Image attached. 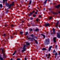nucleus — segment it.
Returning a JSON list of instances; mask_svg holds the SVG:
<instances>
[{
    "label": "nucleus",
    "instance_id": "f257e3e1",
    "mask_svg": "<svg viewBox=\"0 0 60 60\" xmlns=\"http://www.w3.org/2000/svg\"><path fill=\"white\" fill-rule=\"evenodd\" d=\"M3 3H6V5L8 7V9H10L11 8V6L14 5V2H13L12 4H11L9 3H7V0H3Z\"/></svg>",
    "mask_w": 60,
    "mask_h": 60
},
{
    "label": "nucleus",
    "instance_id": "f03ea898",
    "mask_svg": "<svg viewBox=\"0 0 60 60\" xmlns=\"http://www.w3.org/2000/svg\"><path fill=\"white\" fill-rule=\"evenodd\" d=\"M2 52L3 53V58H6V56L5 55V51L4 50V49H2Z\"/></svg>",
    "mask_w": 60,
    "mask_h": 60
},
{
    "label": "nucleus",
    "instance_id": "7ed1b4c3",
    "mask_svg": "<svg viewBox=\"0 0 60 60\" xmlns=\"http://www.w3.org/2000/svg\"><path fill=\"white\" fill-rule=\"evenodd\" d=\"M44 43L45 45H47L49 43V39H46L45 42Z\"/></svg>",
    "mask_w": 60,
    "mask_h": 60
},
{
    "label": "nucleus",
    "instance_id": "20e7f679",
    "mask_svg": "<svg viewBox=\"0 0 60 60\" xmlns=\"http://www.w3.org/2000/svg\"><path fill=\"white\" fill-rule=\"evenodd\" d=\"M26 45H24L23 46V50H22V52H24V51H25V50H26Z\"/></svg>",
    "mask_w": 60,
    "mask_h": 60
},
{
    "label": "nucleus",
    "instance_id": "39448f33",
    "mask_svg": "<svg viewBox=\"0 0 60 60\" xmlns=\"http://www.w3.org/2000/svg\"><path fill=\"white\" fill-rule=\"evenodd\" d=\"M56 37H54L53 38V40L54 43H56Z\"/></svg>",
    "mask_w": 60,
    "mask_h": 60
},
{
    "label": "nucleus",
    "instance_id": "423d86ee",
    "mask_svg": "<svg viewBox=\"0 0 60 60\" xmlns=\"http://www.w3.org/2000/svg\"><path fill=\"white\" fill-rule=\"evenodd\" d=\"M57 37L58 38H60V35L59 34H58V33H57Z\"/></svg>",
    "mask_w": 60,
    "mask_h": 60
},
{
    "label": "nucleus",
    "instance_id": "0eeeda50",
    "mask_svg": "<svg viewBox=\"0 0 60 60\" xmlns=\"http://www.w3.org/2000/svg\"><path fill=\"white\" fill-rule=\"evenodd\" d=\"M58 23H59V21H58L57 23L56 24V27H57V26H58Z\"/></svg>",
    "mask_w": 60,
    "mask_h": 60
},
{
    "label": "nucleus",
    "instance_id": "6e6552de",
    "mask_svg": "<svg viewBox=\"0 0 60 60\" xmlns=\"http://www.w3.org/2000/svg\"><path fill=\"white\" fill-rule=\"evenodd\" d=\"M58 23H59V21H58L57 23L56 24V27H57V26H58Z\"/></svg>",
    "mask_w": 60,
    "mask_h": 60
},
{
    "label": "nucleus",
    "instance_id": "1a4fd4ad",
    "mask_svg": "<svg viewBox=\"0 0 60 60\" xmlns=\"http://www.w3.org/2000/svg\"><path fill=\"white\" fill-rule=\"evenodd\" d=\"M45 26H49V23L45 24Z\"/></svg>",
    "mask_w": 60,
    "mask_h": 60
},
{
    "label": "nucleus",
    "instance_id": "9d476101",
    "mask_svg": "<svg viewBox=\"0 0 60 60\" xmlns=\"http://www.w3.org/2000/svg\"><path fill=\"white\" fill-rule=\"evenodd\" d=\"M1 56H2V55H0V60H4L3 58L2 57H1Z\"/></svg>",
    "mask_w": 60,
    "mask_h": 60
},
{
    "label": "nucleus",
    "instance_id": "9b49d317",
    "mask_svg": "<svg viewBox=\"0 0 60 60\" xmlns=\"http://www.w3.org/2000/svg\"><path fill=\"white\" fill-rule=\"evenodd\" d=\"M60 7V4H59L57 6H56V7L57 8H59Z\"/></svg>",
    "mask_w": 60,
    "mask_h": 60
},
{
    "label": "nucleus",
    "instance_id": "f8f14e48",
    "mask_svg": "<svg viewBox=\"0 0 60 60\" xmlns=\"http://www.w3.org/2000/svg\"><path fill=\"white\" fill-rule=\"evenodd\" d=\"M52 48V46H50L49 47V51H50L51 50V49Z\"/></svg>",
    "mask_w": 60,
    "mask_h": 60
},
{
    "label": "nucleus",
    "instance_id": "ddd939ff",
    "mask_svg": "<svg viewBox=\"0 0 60 60\" xmlns=\"http://www.w3.org/2000/svg\"><path fill=\"white\" fill-rule=\"evenodd\" d=\"M34 40L35 41V42L36 44H38V42H37V41H36V40H35V39H34Z\"/></svg>",
    "mask_w": 60,
    "mask_h": 60
},
{
    "label": "nucleus",
    "instance_id": "4468645a",
    "mask_svg": "<svg viewBox=\"0 0 60 60\" xmlns=\"http://www.w3.org/2000/svg\"><path fill=\"white\" fill-rule=\"evenodd\" d=\"M16 52L17 51H15L13 53V54H12L13 56H14V55L15 54V53H16Z\"/></svg>",
    "mask_w": 60,
    "mask_h": 60
},
{
    "label": "nucleus",
    "instance_id": "2eb2a0df",
    "mask_svg": "<svg viewBox=\"0 0 60 60\" xmlns=\"http://www.w3.org/2000/svg\"><path fill=\"white\" fill-rule=\"evenodd\" d=\"M42 50H47V49L45 48H43L42 49Z\"/></svg>",
    "mask_w": 60,
    "mask_h": 60
},
{
    "label": "nucleus",
    "instance_id": "dca6fc26",
    "mask_svg": "<svg viewBox=\"0 0 60 60\" xmlns=\"http://www.w3.org/2000/svg\"><path fill=\"white\" fill-rule=\"evenodd\" d=\"M32 3V0H30V3H29V4H31Z\"/></svg>",
    "mask_w": 60,
    "mask_h": 60
},
{
    "label": "nucleus",
    "instance_id": "f3484780",
    "mask_svg": "<svg viewBox=\"0 0 60 60\" xmlns=\"http://www.w3.org/2000/svg\"><path fill=\"white\" fill-rule=\"evenodd\" d=\"M26 45H29L30 44V43H29L27 42L26 43Z\"/></svg>",
    "mask_w": 60,
    "mask_h": 60
},
{
    "label": "nucleus",
    "instance_id": "a211bd4d",
    "mask_svg": "<svg viewBox=\"0 0 60 60\" xmlns=\"http://www.w3.org/2000/svg\"><path fill=\"white\" fill-rule=\"evenodd\" d=\"M31 37H33L34 36V35H30ZM32 39H33V38H31Z\"/></svg>",
    "mask_w": 60,
    "mask_h": 60
},
{
    "label": "nucleus",
    "instance_id": "6ab92c4d",
    "mask_svg": "<svg viewBox=\"0 0 60 60\" xmlns=\"http://www.w3.org/2000/svg\"><path fill=\"white\" fill-rule=\"evenodd\" d=\"M27 39H28V40H30L31 39V38L30 37L29 38H28V37H27Z\"/></svg>",
    "mask_w": 60,
    "mask_h": 60
},
{
    "label": "nucleus",
    "instance_id": "aec40b11",
    "mask_svg": "<svg viewBox=\"0 0 60 60\" xmlns=\"http://www.w3.org/2000/svg\"><path fill=\"white\" fill-rule=\"evenodd\" d=\"M44 4H46L47 3V0H46L44 2Z\"/></svg>",
    "mask_w": 60,
    "mask_h": 60
},
{
    "label": "nucleus",
    "instance_id": "412c9836",
    "mask_svg": "<svg viewBox=\"0 0 60 60\" xmlns=\"http://www.w3.org/2000/svg\"><path fill=\"white\" fill-rule=\"evenodd\" d=\"M41 35H42V36H43L44 37V38H45V35H44L43 34H41Z\"/></svg>",
    "mask_w": 60,
    "mask_h": 60
},
{
    "label": "nucleus",
    "instance_id": "4be33fe9",
    "mask_svg": "<svg viewBox=\"0 0 60 60\" xmlns=\"http://www.w3.org/2000/svg\"><path fill=\"white\" fill-rule=\"evenodd\" d=\"M0 8H2L3 7V6L2 4H0Z\"/></svg>",
    "mask_w": 60,
    "mask_h": 60
},
{
    "label": "nucleus",
    "instance_id": "5701e85b",
    "mask_svg": "<svg viewBox=\"0 0 60 60\" xmlns=\"http://www.w3.org/2000/svg\"><path fill=\"white\" fill-rule=\"evenodd\" d=\"M39 30V29H37L35 30V31H38Z\"/></svg>",
    "mask_w": 60,
    "mask_h": 60
},
{
    "label": "nucleus",
    "instance_id": "b1692460",
    "mask_svg": "<svg viewBox=\"0 0 60 60\" xmlns=\"http://www.w3.org/2000/svg\"><path fill=\"white\" fill-rule=\"evenodd\" d=\"M20 34H23V32L22 31H20Z\"/></svg>",
    "mask_w": 60,
    "mask_h": 60
},
{
    "label": "nucleus",
    "instance_id": "393cba45",
    "mask_svg": "<svg viewBox=\"0 0 60 60\" xmlns=\"http://www.w3.org/2000/svg\"><path fill=\"white\" fill-rule=\"evenodd\" d=\"M29 30L30 31H33V30L32 29H29Z\"/></svg>",
    "mask_w": 60,
    "mask_h": 60
},
{
    "label": "nucleus",
    "instance_id": "a878e982",
    "mask_svg": "<svg viewBox=\"0 0 60 60\" xmlns=\"http://www.w3.org/2000/svg\"><path fill=\"white\" fill-rule=\"evenodd\" d=\"M11 26H12V27H13V26H14V25L12 24L11 25Z\"/></svg>",
    "mask_w": 60,
    "mask_h": 60
},
{
    "label": "nucleus",
    "instance_id": "bb28decb",
    "mask_svg": "<svg viewBox=\"0 0 60 60\" xmlns=\"http://www.w3.org/2000/svg\"><path fill=\"white\" fill-rule=\"evenodd\" d=\"M39 20V19L37 18L36 19V21H38Z\"/></svg>",
    "mask_w": 60,
    "mask_h": 60
},
{
    "label": "nucleus",
    "instance_id": "cd10ccee",
    "mask_svg": "<svg viewBox=\"0 0 60 60\" xmlns=\"http://www.w3.org/2000/svg\"><path fill=\"white\" fill-rule=\"evenodd\" d=\"M50 53H49L48 54V57H50Z\"/></svg>",
    "mask_w": 60,
    "mask_h": 60
},
{
    "label": "nucleus",
    "instance_id": "c85d7f7f",
    "mask_svg": "<svg viewBox=\"0 0 60 60\" xmlns=\"http://www.w3.org/2000/svg\"><path fill=\"white\" fill-rule=\"evenodd\" d=\"M33 16L34 17H36V15H33Z\"/></svg>",
    "mask_w": 60,
    "mask_h": 60
},
{
    "label": "nucleus",
    "instance_id": "c756f323",
    "mask_svg": "<svg viewBox=\"0 0 60 60\" xmlns=\"http://www.w3.org/2000/svg\"><path fill=\"white\" fill-rule=\"evenodd\" d=\"M52 17H49V19H52Z\"/></svg>",
    "mask_w": 60,
    "mask_h": 60
},
{
    "label": "nucleus",
    "instance_id": "7c9ffc66",
    "mask_svg": "<svg viewBox=\"0 0 60 60\" xmlns=\"http://www.w3.org/2000/svg\"><path fill=\"white\" fill-rule=\"evenodd\" d=\"M30 19L31 20H32L33 19V17H31Z\"/></svg>",
    "mask_w": 60,
    "mask_h": 60
},
{
    "label": "nucleus",
    "instance_id": "2f4dec72",
    "mask_svg": "<svg viewBox=\"0 0 60 60\" xmlns=\"http://www.w3.org/2000/svg\"><path fill=\"white\" fill-rule=\"evenodd\" d=\"M57 53L56 52L55 56H57Z\"/></svg>",
    "mask_w": 60,
    "mask_h": 60
},
{
    "label": "nucleus",
    "instance_id": "473e14b6",
    "mask_svg": "<svg viewBox=\"0 0 60 60\" xmlns=\"http://www.w3.org/2000/svg\"><path fill=\"white\" fill-rule=\"evenodd\" d=\"M28 34V32H27L26 33V35H27Z\"/></svg>",
    "mask_w": 60,
    "mask_h": 60
},
{
    "label": "nucleus",
    "instance_id": "72a5a7b5",
    "mask_svg": "<svg viewBox=\"0 0 60 60\" xmlns=\"http://www.w3.org/2000/svg\"><path fill=\"white\" fill-rule=\"evenodd\" d=\"M53 31H55V29L54 28H53Z\"/></svg>",
    "mask_w": 60,
    "mask_h": 60
},
{
    "label": "nucleus",
    "instance_id": "f704fd0d",
    "mask_svg": "<svg viewBox=\"0 0 60 60\" xmlns=\"http://www.w3.org/2000/svg\"><path fill=\"white\" fill-rule=\"evenodd\" d=\"M3 36H6V34H4V35H3Z\"/></svg>",
    "mask_w": 60,
    "mask_h": 60
},
{
    "label": "nucleus",
    "instance_id": "c9c22d12",
    "mask_svg": "<svg viewBox=\"0 0 60 60\" xmlns=\"http://www.w3.org/2000/svg\"><path fill=\"white\" fill-rule=\"evenodd\" d=\"M17 60H20V59H19V58H17Z\"/></svg>",
    "mask_w": 60,
    "mask_h": 60
},
{
    "label": "nucleus",
    "instance_id": "e433bc0d",
    "mask_svg": "<svg viewBox=\"0 0 60 60\" xmlns=\"http://www.w3.org/2000/svg\"><path fill=\"white\" fill-rule=\"evenodd\" d=\"M57 45H56V47H55V48L56 49V48H57Z\"/></svg>",
    "mask_w": 60,
    "mask_h": 60
},
{
    "label": "nucleus",
    "instance_id": "4c0bfd02",
    "mask_svg": "<svg viewBox=\"0 0 60 60\" xmlns=\"http://www.w3.org/2000/svg\"><path fill=\"white\" fill-rule=\"evenodd\" d=\"M35 11L34 10L32 12H33V13H34Z\"/></svg>",
    "mask_w": 60,
    "mask_h": 60
},
{
    "label": "nucleus",
    "instance_id": "58836bf2",
    "mask_svg": "<svg viewBox=\"0 0 60 60\" xmlns=\"http://www.w3.org/2000/svg\"><path fill=\"white\" fill-rule=\"evenodd\" d=\"M6 13H8V11H7V10L6 11Z\"/></svg>",
    "mask_w": 60,
    "mask_h": 60
},
{
    "label": "nucleus",
    "instance_id": "ea45409f",
    "mask_svg": "<svg viewBox=\"0 0 60 60\" xmlns=\"http://www.w3.org/2000/svg\"><path fill=\"white\" fill-rule=\"evenodd\" d=\"M25 59V60H26V58L25 57L24 58Z\"/></svg>",
    "mask_w": 60,
    "mask_h": 60
},
{
    "label": "nucleus",
    "instance_id": "a19ab883",
    "mask_svg": "<svg viewBox=\"0 0 60 60\" xmlns=\"http://www.w3.org/2000/svg\"><path fill=\"white\" fill-rule=\"evenodd\" d=\"M53 34H54L55 33V31H53Z\"/></svg>",
    "mask_w": 60,
    "mask_h": 60
},
{
    "label": "nucleus",
    "instance_id": "79ce46f5",
    "mask_svg": "<svg viewBox=\"0 0 60 60\" xmlns=\"http://www.w3.org/2000/svg\"><path fill=\"white\" fill-rule=\"evenodd\" d=\"M32 13H30V15H32Z\"/></svg>",
    "mask_w": 60,
    "mask_h": 60
},
{
    "label": "nucleus",
    "instance_id": "37998d69",
    "mask_svg": "<svg viewBox=\"0 0 60 60\" xmlns=\"http://www.w3.org/2000/svg\"><path fill=\"white\" fill-rule=\"evenodd\" d=\"M35 14H37V12H36L35 13Z\"/></svg>",
    "mask_w": 60,
    "mask_h": 60
},
{
    "label": "nucleus",
    "instance_id": "c03bdc74",
    "mask_svg": "<svg viewBox=\"0 0 60 60\" xmlns=\"http://www.w3.org/2000/svg\"><path fill=\"white\" fill-rule=\"evenodd\" d=\"M49 57L48 56V57H47V58L48 59H49Z\"/></svg>",
    "mask_w": 60,
    "mask_h": 60
},
{
    "label": "nucleus",
    "instance_id": "a18cd8bd",
    "mask_svg": "<svg viewBox=\"0 0 60 60\" xmlns=\"http://www.w3.org/2000/svg\"><path fill=\"white\" fill-rule=\"evenodd\" d=\"M31 15H30V14H29L28 15L29 16H31Z\"/></svg>",
    "mask_w": 60,
    "mask_h": 60
},
{
    "label": "nucleus",
    "instance_id": "49530a36",
    "mask_svg": "<svg viewBox=\"0 0 60 60\" xmlns=\"http://www.w3.org/2000/svg\"><path fill=\"white\" fill-rule=\"evenodd\" d=\"M53 52H54V53H55V50H53Z\"/></svg>",
    "mask_w": 60,
    "mask_h": 60
},
{
    "label": "nucleus",
    "instance_id": "de8ad7c7",
    "mask_svg": "<svg viewBox=\"0 0 60 60\" xmlns=\"http://www.w3.org/2000/svg\"><path fill=\"white\" fill-rule=\"evenodd\" d=\"M41 15H39V18H41Z\"/></svg>",
    "mask_w": 60,
    "mask_h": 60
},
{
    "label": "nucleus",
    "instance_id": "09e8293b",
    "mask_svg": "<svg viewBox=\"0 0 60 60\" xmlns=\"http://www.w3.org/2000/svg\"><path fill=\"white\" fill-rule=\"evenodd\" d=\"M13 37L12 36H11V39H12V38Z\"/></svg>",
    "mask_w": 60,
    "mask_h": 60
},
{
    "label": "nucleus",
    "instance_id": "8fccbe9b",
    "mask_svg": "<svg viewBox=\"0 0 60 60\" xmlns=\"http://www.w3.org/2000/svg\"><path fill=\"white\" fill-rule=\"evenodd\" d=\"M46 57H47V56H48V54H46Z\"/></svg>",
    "mask_w": 60,
    "mask_h": 60
},
{
    "label": "nucleus",
    "instance_id": "3c124183",
    "mask_svg": "<svg viewBox=\"0 0 60 60\" xmlns=\"http://www.w3.org/2000/svg\"><path fill=\"white\" fill-rule=\"evenodd\" d=\"M5 26H6V27L7 26V25H5Z\"/></svg>",
    "mask_w": 60,
    "mask_h": 60
},
{
    "label": "nucleus",
    "instance_id": "603ef678",
    "mask_svg": "<svg viewBox=\"0 0 60 60\" xmlns=\"http://www.w3.org/2000/svg\"><path fill=\"white\" fill-rule=\"evenodd\" d=\"M15 33H13V34L14 35H15Z\"/></svg>",
    "mask_w": 60,
    "mask_h": 60
},
{
    "label": "nucleus",
    "instance_id": "864d4df0",
    "mask_svg": "<svg viewBox=\"0 0 60 60\" xmlns=\"http://www.w3.org/2000/svg\"><path fill=\"white\" fill-rule=\"evenodd\" d=\"M37 12H38V10H37V11H36Z\"/></svg>",
    "mask_w": 60,
    "mask_h": 60
},
{
    "label": "nucleus",
    "instance_id": "5fc2aeb1",
    "mask_svg": "<svg viewBox=\"0 0 60 60\" xmlns=\"http://www.w3.org/2000/svg\"><path fill=\"white\" fill-rule=\"evenodd\" d=\"M35 38H36V39H37V38L36 37H35Z\"/></svg>",
    "mask_w": 60,
    "mask_h": 60
},
{
    "label": "nucleus",
    "instance_id": "6e6d98bb",
    "mask_svg": "<svg viewBox=\"0 0 60 60\" xmlns=\"http://www.w3.org/2000/svg\"><path fill=\"white\" fill-rule=\"evenodd\" d=\"M55 56V58H56V56Z\"/></svg>",
    "mask_w": 60,
    "mask_h": 60
},
{
    "label": "nucleus",
    "instance_id": "4d7b16f0",
    "mask_svg": "<svg viewBox=\"0 0 60 60\" xmlns=\"http://www.w3.org/2000/svg\"><path fill=\"white\" fill-rule=\"evenodd\" d=\"M11 60H12V59H11Z\"/></svg>",
    "mask_w": 60,
    "mask_h": 60
},
{
    "label": "nucleus",
    "instance_id": "13d9d810",
    "mask_svg": "<svg viewBox=\"0 0 60 60\" xmlns=\"http://www.w3.org/2000/svg\"><path fill=\"white\" fill-rule=\"evenodd\" d=\"M29 7H30V5H29Z\"/></svg>",
    "mask_w": 60,
    "mask_h": 60
},
{
    "label": "nucleus",
    "instance_id": "bf43d9fd",
    "mask_svg": "<svg viewBox=\"0 0 60 60\" xmlns=\"http://www.w3.org/2000/svg\"><path fill=\"white\" fill-rule=\"evenodd\" d=\"M44 10H45V8H44Z\"/></svg>",
    "mask_w": 60,
    "mask_h": 60
},
{
    "label": "nucleus",
    "instance_id": "052dcab7",
    "mask_svg": "<svg viewBox=\"0 0 60 60\" xmlns=\"http://www.w3.org/2000/svg\"><path fill=\"white\" fill-rule=\"evenodd\" d=\"M59 54H60V51L59 52Z\"/></svg>",
    "mask_w": 60,
    "mask_h": 60
},
{
    "label": "nucleus",
    "instance_id": "680f3d73",
    "mask_svg": "<svg viewBox=\"0 0 60 60\" xmlns=\"http://www.w3.org/2000/svg\"><path fill=\"white\" fill-rule=\"evenodd\" d=\"M49 1H50V0H49Z\"/></svg>",
    "mask_w": 60,
    "mask_h": 60
},
{
    "label": "nucleus",
    "instance_id": "e2e57ef3",
    "mask_svg": "<svg viewBox=\"0 0 60 60\" xmlns=\"http://www.w3.org/2000/svg\"><path fill=\"white\" fill-rule=\"evenodd\" d=\"M1 10V8H0V11Z\"/></svg>",
    "mask_w": 60,
    "mask_h": 60
},
{
    "label": "nucleus",
    "instance_id": "0e129e2a",
    "mask_svg": "<svg viewBox=\"0 0 60 60\" xmlns=\"http://www.w3.org/2000/svg\"><path fill=\"white\" fill-rule=\"evenodd\" d=\"M53 34V33H52V34Z\"/></svg>",
    "mask_w": 60,
    "mask_h": 60
},
{
    "label": "nucleus",
    "instance_id": "69168bd1",
    "mask_svg": "<svg viewBox=\"0 0 60 60\" xmlns=\"http://www.w3.org/2000/svg\"><path fill=\"white\" fill-rule=\"evenodd\" d=\"M27 1V0H26V1Z\"/></svg>",
    "mask_w": 60,
    "mask_h": 60
},
{
    "label": "nucleus",
    "instance_id": "338daca9",
    "mask_svg": "<svg viewBox=\"0 0 60 60\" xmlns=\"http://www.w3.org/2000/svg\"><path fill=\"white\" fill-rule=\"evenodd\" d=\"M24 22V21H23L22 22Z\"/></svg>",
    "mask_w": 60,
    "mask_h": 60
},
{
    "label": "nucleus",
    "instance_id": "774afa93",
    "mask_svg": "<svg viewBox=\"0 0 60 60\" xmlns=\"http://www.w3.org/2000/svg\"><path fill=\"white\" fill-rule=\"evenodd\" d=\"M59 33H60V31H59Z\"/></svg>",
    "mask_w": 60,
    "mask_h": 60
}]
</instances>
